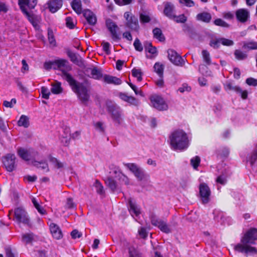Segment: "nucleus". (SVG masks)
<instances>
[{"label": "nucleus", "mask_w": 257, "mask_h": 257, "mask_svg": "<svg viewBox=\"0 0 257 257\" xmlns=\"http://www.w3.org/2000/svg\"><path fill=\"white\" fill-rule=\"evenodd\" d=\"M257 240V229L251 228L248 230L241 239V242L234 245V249L247 254H256L257 248L251 246Z\"/></svg>", "instance_id": "1"}, {"label": "nucleus", "mask_w": 257, "mask_h": 257, "mask_svg": "<svg viewBox=\"0 0 257 257\" xmlns=\"http://www.w3.org/2000/svg\"><path fill=\"white\" fill-rule=\"evenodd\" d=\"M67 81L78 98L83 103H86L90 99V86L86 82H78L72 76L66 75Z\"/></svg>", "instance_id": "2"}, {"label": "nucleus", "mask_w": 257, "mask_h": 257, "mask_svg": "<svg viewBox=\"0 0 257 257\" xmlns=\"http://www.w3.org/2000/svg\"><path fill=\"white\" fill-rule=\"evenodd\" d=\"M171 148L174 150H184L189 146V141L186 133L182 130H176L169 137Z\"/></svg>", "instance_id": "3"}, {"label": "nucleus", "mask_w": 257, "mask_h": 257, "mask_svg": "<svg viewBox=\"0 0 257 257\" xmlns=\"http://www.w3.org/2000/svg\"><path fill=\"white\" fill-rule=\"evenodd\" d=\"M107 111L111 114V117L116 125H120L123 121V112L121 108L114 102L107 101L106 102Z\"/></svg>", "instance_id": "4"}, {"label": "nucleus", "mask_w": 257, "mask_h": 257, "mask_svg": "<svg viewBox=\"0 0 257 257\" xmlns=\"http://www.w3.org/2000/svg\"><path fill=\"white\" fill-rule=\"evenodd\" d=\"M123 17L125 20V25L128 29L135 32L140 30V26L138 18L131 12H126L124 13Z\"/></svg>", "instance_id": "5"}, {"label": "nucleus", "mask_w": 257, "mask_h": 257, "mask_svg": "<svg viewBox=\"0 0 257 257\" xmlns=\"http://www.w3.org/2000/svg\"><path fill=\"white\" fill-rule=\"evenodd\" d=\"M124 166L134 175L139 181L145 179L148 175L145 174L144 170L135 163H126Z\"/></svg>", "instance_id": "6"}, {"label": "nucleus", "mask_w": 257, "mask_h": 257, "mask_svg": "<svg viewBox=\"0 0 257 257\" xmlns=\"http://www.w3.org/2000/svg\"><path fill=\"white\" fill-rule=\"evenodd\" d=\"M202 55L204 62L206 65L201 64L199 67V71L204 75L206 76H211V72L208 70V68L206 65H210L211 64V60L210 55L208 51L206 50H203L202 51Z\"/></svg>", "instance_id": "7"}, {"label": "nucleus", "mask_w": 257, "mask_h": 257, "mask_svg": "<svg viewBox=\"0 0 257 257\" xmlns=\"http://www.w3.org/2000/svg\"><path fill=\"white\" fill-rule=\"evenodd\" d=\"M15 218L19 224L23 223L28 226L31 225L30 219L26 211L21 207L17 208L15 210Z\"/></svg>", "instance_id": "8"}, {"label": "nucleus", "mask_w": 257, "mask_h": 257, "mask_svg": "<svg viewBox=\"0 0 257 257\" xmlns=\"http://www.w3.org/2000/svg\"><path fill=\"white\" fill-rule=\"evenodd\" d=\"M3 163L7 171L11 172L16 168V157L14 154H7L3 157Z\"/></svg>", "instance_id": "9"}, {"label": "nucleus", "mask_w": 257, "mask_h": 257, "mask_svg": "<svg viewBox=\"0 0 257 257\" xmlns=\"http://www.w3.org/2000/svg\"><path fill=\"white\" fill-rule=\"evenodd\" d=\"M152 105L159 110H165L168 109V105L160 96L153 95L150 97Z\"/></svg>", "instance_id": "10"}, {"label": "nucleus", "mask_w": 257, "mask_h": 257, "mask_svg": "<svg viewBox=\"0 0 257 257\" xmlns=\"http://www.w3.org/2000/svg\"><path fill=\"white\" fill-rule=\"evenodd\" d=\"M151 221L152 225L158 227L162 232L166 233H169L171 232V229L167 222L157 218L155 215L151 216Z\"/></svg>", "instance_id": "11"}, {"label": "nucleus", "mask_w": 257, "mask_h": 257, "mask_svg": "<svg viewBox=\"0 0 257 257\" xmlns=\"http://www.w3.org/2000/svg\"><path fill=\"white\" fill-rule=\"evenodd\" d=\"M167 52L168 57L172 63L177 66H183L184 65V60L176 51L173 49H169Z\"/></svg>", "instance_id": "12"}, {"label": "nucleus", "mask_w": 257, "mask_h": 257, "mask_svg": "<svg viewBox=\"0 0 257 257\" xmlns=\"http://www.w3.org/2000/svg\"><path fill=\"white\" fill-rule=\"evenodd\" d=\"M199 194L203 204H207L210 200L211 192L209 187L205 183H202L199 186Z\"/></svg>", "instance_id": "13"}, {"label": "nucleus", "mask_w": 257, "mask_h": 257, "mask_svg": "<svg viewBox=\"0 0 257 257\" xmlns=\"http://www.w3.org/2000/svg\"><path fill=\"white\" fill-rule=\"evenodd\" d=\"M235 17L237 21L241 23H245L250 18V13L246 9H239L235 12Z\"/></svg>", "instance_id": "14"}, {"label": "nucleus", "mask_w": 257, "mask_h": 257, "mask_svg": "<svg viewBox=\"0 0 257 257\" xmlns=\"http://www.w3.org/2000/svg\"><path fill=\"white\" fill-rule=\"evenodd\" d=\"M27 7H20L21 10L23 13L26 15L27 18L32 25L35 27L37 28L38 27V24L41 20V17L39 16L31 14L29 13L27 9Z\"/></svg>", "instance_id": "15"}, {"label": "nucleus", "mask_w": 257, "mask_h": 257, "mask_svg": "<svg viewBox=\"0 0 257 257\" xmlns=\"http://www.w3.org/2000/svg\"><path fill=\"white\" fill-rule=\"evenodd\" d=\"M128 209L130 213L134 218L138 217L141 213L140 206L131 198L128 200Z\"/></svg>", "instance_id": "16"}, {"label": "nucleus", "mask_w": 257, "mask_h": 257, "mask_svg": "<svg viewBox=\"0 0 257 257\" xmlns=\"http://www.w3.org/2000/svg\"><path fill=\"white\" fill-rule=\"evenodd\" d=\"M106 27L110 32L111 38L114 41H117L119 40V37L117 33L118 26L112 20L109 19L106 21Z\"/></svg>", "instance_id": "17"}, {"label": "nucleus", "mask_w": 257, "mask_h": 257, "mask_svg": "<svg viewBox=\"0 0 257 257\" xmlns=\"http://www.w3.org/2000/svg\"><path fill=\"white\" fill-rule=\"evenodd\" d=\"M49 226L51 233L54 238L56 239H60L62 238L63 234L61 230L58 225L51 222H50Z\"/></svg>", "instance_id": "18"}, {"label": "nucleus", "mask_w": 257, "mask_h": 257, "mask_svg": "<svg viewBox=\"0 0 257 257\" xmlns=\"http://www.w3.org/2000/svg\"><path fill=\"white\" fill-rule=\"evenodd\" d=\"M49 11L53 13L56 12L62 6V0H50L48 3Z\"/></svg>", "instance_id": "19"}, {"label": "nucleus", "mask_w": 257, "mask_h": 257, "mask_svg": "<svg viewBox=\"0 0 257 257\" xmlns=\"http://www.w3.org/2000/svg\"><path fill=\"white\" fill-rule=\"evenodd\" d=\"M174 6L170 3L166 2L165 3L164 14L170 19H174L176 18V15L174 14Z\"/></svg>", "instance_id": "20"}, {"label": "nucleus", "mask_w": 257, "mask_h": 257, "mask_svg": "<svg viewBox=\"0 0 257 257\" xmlns=\"http://www.w3.org/2000/svg\"><path fill=\"white\" fill-rule=\"evenodd\" d=\"M109 174H110L109 177H112L113 178H115L117 179L122 173L119 167L114 164H110L109 166Z\"/></svg>", "instance_id": "21"}, {"label": "nucleus", "mask_w": 257, "mask_h": 257, "mask_svg": "<svg viewBox=\"0 0 257 257\" xmlns=\"http://www.w3.org/2000/svg\"><path fill=\"white\" fill-rule=\"evenodd\" d=\"M103 80L107 84L120 85L122 81L120 78L116 77L105 74L103 76Z\"/></svg>", "instance_id": "22"}, {"label": "nucleus", "mask_w": 257, "mask_h": 257, "mask_svg": "<svg viewBox=\"0 0 257 257\" xmlns=\"http://www.w3.org/2000/svg\"><path fill=\"white\" fill-rule=\"evenodd\" d=\"M83 16L89 24L94 25L96 22V18L95 15L89 10H85L83 11Z\"/></svg>", "instance_id": "23"}, {"label": "nucleus", "mask_w": 257, "mask_h": 257, "mask_svg": "<svg viewBox=\"0 0 257 257\" xmlns=\"http://www.w3.org/2000/svg\"><path fill=\"white\" fill-rule=\"evenodd\" d=\"M105 183L106 186L112 191H117L118 189V186L115 180L112 177H107L105 180Z\"/></svg>", "instance_id": "24"}, {"label": "nucleus", "mask_w": 257, "mask_h": 257, "mask_svg": "<svg viewBox=\"0 0 257 257\" xmlns=\"http://www.w3.org/2000/svg\"><path fill=\"white\" fill-rule=\"evenodd\" d=\"M18 155L25 161H29L32 159L31 152L23 148H20L18 150Z\"/></svg>", "instance_id": "25"}, {"label": "nucleus", "mask_w": 257, "mask_h": 257, "mask_svg": "<svg viewBox=\"0 0 257 257\" xmlns=\"http://www.w3.org/2000/svg\"><path fill=\"white\" fill-rule=\"evenodd\" d=\"M37 3V0H19L20 7H27L30 9H34Z\"/></svg>", "instance_id": "26"}, {"label": "nucleus", "mask_w": 257, "mask_h": 257, "mask_svg": "<svg viewBox=\"0 0 257 257\" xmlns=\"http://www.w3.org/2000/svg\"><path fill=\"white\" fill-rule=\"evenodd\" d=\"M211 18V14L207 12L200 13L196 16L197 20L207 23L210 22Z\"/></svg>", "instance_id": "27"}, {"label": "nucleus", "mask_w": 257, "mask_h": 257, "mask_svg": "<svg viewBox=\"0 0 257 257\" xmlns=\"http://www.w3.org/2000/svg\"><path fill=\"white\" fill-rule=\"evenodd\" d=\"M242 48L247 51L257 50V42L253 41H243L242 42Z\"/></svg>", "instance_id": "28"}, {"label": "nucleus", "mask_w": 257, "mask_h": 257, "mask_svg": "<svg viewBox=\"0 0 257 257\" xmlns=\"http://www.w3.org/2000/svg\"><path fill=\"white\" fill-rule=\"evenodd\" d=\"M224 88L226 91H234L235 92L240 91V87L235 85L231 81H227L224 84Z\"/></svg>", "instance_id": "29"}, {"label": "nucleus", "mask_w": 257, "mask_h": 257, "mask_svg": "<svg viewBox=\"0 0 257 257\" xmlns=\"http://www.w3.org/2000/svg\"><path fill=\"white\" fill-rule=\"evenodd\" d=\"M247 161L251 166H257V147L248 156Z\"/></svg>", "instance_id": "30"}, {"label": "nucleus", "mask_w": 257, "mask_h": 257, "mask_svg": "<svg viewBox=\"0 0 257 257\" xmlns=\"http://www.w3.org/2000/svg\"><path fill=\"white\" fill-rule=\"evenodd\" d=\"M59 70L62 71L63 73V78L67 81L66 75H68L69 76H71L70 74L68 73V71L71 70V67L69 65V62L65 60V63L62 65V67H61Z\"/></svg>", "instance_id": "31"}, {"label": "nucleus", "mask_w": 257, "mask_h": 257, "mask_svg": "<svg viewBox=\"0 0 257 257\" xmlns=\"http://www.w3.org/2000/svg\"><path fill=\"white\" fill-rule=\"evenodd\" d=\"M73 10L78 15L82 13V4L81 0H73L71 3Z\"/></svg>", "instance_id": "32"}, {"label": "nucleus", "mask_w": 257, "mask_h": 257, "mask_svg": "<svg viewBox=\"0 0 257 257\" xmlns=\"http://www.w3.org/2000/svg\"><path fill=\"white\" fill-rule=\"evenodd\" d=\"M235 58L238 61L245 60L247 58V54L240 49H236L234 52Z\"/></svg>", "instance_id": "33"}, {"label": "nucleus", "mask_w": 257, "mask_h": 257, "mask_svg": "<svg viewBox=\"0 0 257 257\" xmlns=\"http://www.w3.org/2000/svg\"><path fill=\"white\" fill-rule=\"evenodd\" d=\"M93 185L96 192L102 197H104L105 191L102 184L98 180H96Z\"/></svg>", "instance_id": "34"}, {"label": "nucleus", "mask_w": 257, "mask_h": 257, "mask_svg": "<svg viewBox=\"0 0 257 257\" xmlns=\"http://www.w3.org/2000/svg\"><path fill=\"white\" fill-rule=\"evenodd\" d=\"M61 85V83L58 81H55L54 83L52 84L51 89L52 93L55 94L61 93L62 92V88Z\"/></svg>", "instance_id": "35"}, {"label": "nucleus", "mask_w": 257, "mask_h": 257, "mask_svg": "<svg viewBox=\"0 0 257 257\" xmlns=\"http://www.w3.org/2000/svg\"><path fill=\"white\" fill-rule=\"evenodd\" d=\"M18 124L20 126H23L25 128L29 126V118L25 115H22L18 121Z\"/></svg>", "instance_id": "36"}, {"label": "nucleus", "mask_w": 257, "mask_h": 257, "mask_svg": "<svg viewBox=\"0 0 257 257\" xmlns=\"http://www.w3.org/2000/svg\"><path fill=\"white\" fill-rule=\"evenodd\" d=\"M91 75L93 79L99 80L103 78V75L100 70L93 68L90 70Z\"/></svg>", "instance_id": "37"}, {"label": "nucleus", "mask_w": 257, "mask_h": 257, "mask_svg": "<svg viewBox=\"0 0 257 257\" xmlns=\"http://www.w3.org/2000/svg\"><path fill=\"white\" fill-rule=\"evenodd\" d=\"M129 257H143L141 253L134 246L128 248Z\"/></svg>", "instance_id": "38"}, {"label": "nucleus", "mask_w": 257, "mask_h": 257, "mask_svg": "<svg viewBox=\"0 0 257 257\" xmlns=\"http://www.w3.org/2000/svg\"><path fill=\"white\" fill-rule=\"evenodd\" d=\"M153 33L154 37L155 38L159 40L160 41H163L165 40V38L163 35L162 31L160 29L158 28H155L153 31Z\"/></svg>", "instance_id": "39"}, {"label": "nucleus", "mask_w": 257, "mask_h": 257, "mask_svg": "<svg viewBox=\"0 0 257 257\" xmlns=\"http://www.w3.org/2000/svg\"><path fill=\"white\" fill-rule=\"evenodd\" d=\"M32 202L35 207L40 214L43 215L46 213V210L39 204V202L35 198L33 197L32 198Z\"/></svg>", "instance_id": "40"}, {"label": "nucleus", "mask_w": 257, "mask_h": 257, "mask_svg": "<svg viewBox=\"0 0 257 257\" xmlns=\"http://www.w3.org/2000/svg\"><path fill=\"white\" fill-rule=\"evenodd\" d=\"M154 69L159 77H163L164 66L162 64L159 63H156L154 66Z\"/></svg>", "instance_id": "41"}, {"label": "nucleus", "mask_w": 257, "mask_h": 257, "mask_svg": "<svg viewBox=\"0 0 257 257\" xmlns=\"http://www.w3.org/2000/svg\"><path fill=\"white\" fill-rule=\"evenodd\" d=\"M34 235L32 233H25L22 235V241L25 243H29L33 239Z\"/></svg>", "instance_id": "42"}, {"label": "nucleus", "mask_w": 257, "mask_h": 257, "mask_svg": "<svg viewBox=\"0 0 257 257\" xmlns=\"http://www.w3.org/2000/svg\"><path fill=\"white\" fill-rule=\"evenodd\" d=\"M34 166L37 167L39 168H41L45 172H48L49 171L48 164L46 162H35Z\"/></svg>", "instance_id": "43"}, {"label": "nucleus", "mask_w": 257, "mask_h": 257, "mask_svg": "<svg viewBox=\"0 0 257 257\" xmlns=\"http://www.w3.org/2000/svg\"><path fill=\"white\" fill-rule=\"evenodd\" d=\"M145 48L149 53L154 55L156 54L157 49L155 47L152 46L151 43L146 42L145 43Z\"/></svg>", "instance_id": "44"}, {"label": "nucleus", "mask_w": 257, "mask_h": 257, "mask_svg": "<svg viewBox=\"0 0 257 257\" xmlns=\"http://www.w3.org/2000/svg\"><path fill=\"white\" fill-rule=\"evenodd\" d=\"M50 161L53 166L57 169L62 168L64 166L62 162H60L55 158L51 157L50 158Z\"/></svg>", "instance_id": "45"}, {"label": "nucleus", "mask_w": 257, "mask_h": 257, "mask_svg": "<svg viewBox=\"0 0 257 257\" xmlns=\"http://www.w3.org/2000/svg\"><path fill=\"white\" fill-rule=\"evenodd\" d=\"M132 75L136 77L138 81H141L142 80V73L140 69L134 68L132 71Z\"/></svg>", "instance_id": "46"}, {"label": "nucleus", "mask_w": 257, "mask_h": 257, "mask_svg": "<svg viewBox=\"0 0 257 257\" xmlns=\"http://www.w3.org/2000/svg\"><path fill=\"white\" fill-rule=\"evenodd\" d=\"M117 179L121 184H124L126 185H128L130 184V181L129 178L123 173L120 175V176H119Z\"/></svg>", "instance_id": "47"}, {"label": "nucleus", "mask_w": 257, "mask_h": 257, "mask_svg": "<svg viewBox=\"0 0 257 257\" xmlns=\"http://www.w3.org/2000/svg\"><path fill=\"white\" fill-rule=\"evenodd\" d=\"M190 163L194 169H196L200 163V158L198 156H195L192 158L190 160Z\"/></svg>", "instance_id": "48"}, {"label": "nucleus", "mask_w": 257, "mask_h": 257, "mask_svg": "<svg viewBox=\"0 0 257 257\" xmlns=\"http://www.w3.org/2000/svg\"><path fill=\"white\" fill-rule=\"evenodd\" d=\"M220 43V39H212L209 42V45L214 49H217L219 47Z\"/></svg>", "instance_id": "49"}, {"label": "nucleus", "mask_w": 257, "mask_h": 257, "mask_svg": "<svg viewBox=\"0 0 257 257\" xmlns=\"http://www.w3.org/2000/svg\"><path fill=\"white\" fill-rule=\"evenodd\" d=\"M41 92L43 98L46 99H49L50 92L47 87L42 86L41 88Z\"/></svg>", "instance_id": "50"}, {"label": "nucleus", "mask_w": 257, "mask_h": 257, "mask_svg": "<svg viewBox=\"0 0 257 257\" xmlns=\"http://www.w3.org/2000/svg\"><path fill=\"white\" fill-rule=\"evenodd\" d=\"M134 46L135 49L139 52H142L143 50L142 45L138 38H136L134 43Z\"/></svg>", "instance_id": "51"}, {"label": "nucleus", "mask_w": 257, "mask_h": 257, "mask_svg": "<svg viewBox=\"0 0 257 257\" xmlns=\"http://www.w3.org/2000/svg\"><path fill=\"white\" fill-rule=\"evenodd\" d=\"M214 23L216 26L223 27H228L229 25L221 19H217L214 21Z\"/></svg>", "instance_id": "52"}, {"label": "nucleus", "mask_w": 257, "mask_h": 257, "mask_svg": "<svg viewBox=\"0 0 257 257\" xmlns=\"http://www.w3.org/2000/svg\"><path fill=\"white\" fill-rule=\"evenodd\" d=\"M179 2L180 4L188 7H193L195 5L194 2L192 0H179Z\"/></svg>", "instance_id": "53"}, {"label": "nucleus", "mask_w": 257, "mask_h": 257, "mask_svg": "<svg viewBox=\"0 0 257 257\" xmlns=\"http://www.w3.org/2000/svg\"><path fill=\"white\" fill-rule=\"evenodd\" d=\"M66 24L67 27L70 29H73L75 26V22L74 20L70 17L66 18Z\"/></svg>", "instance_id": "54"}, {"label": "nucleus", "mask_w": 257, "mask_h": 257, "mask_svg": "<svg viewBox=\"0 0 257 257\" xmlns=\"http://www.w3.org/2000/svg\"><path fill=\"white\" fill-rule=\"evenodd\" d=\"M175 22L178 23H184L187 21V17L184 15H180L178 16H176V18L174 19Z\"/></svg>", "instance_id": "55"}, {"label": "nucleus", "mask_w": 257, "mask_h": 257, "mask_svg": "<svg viewBox=\"0 0 257 257\" xmlns=\"http://www.w3.org/2000/svg\"><path fill=\"white\" fill-rule=\"evenodd\" d=\"M48 41H49L50 44H51L53 46H56V42L55 39L54 38V35L53 34V32L52 31H49L48 33Z\"/></svg>", "instance_id": "56"}, {"label": "nucleus", "mask_w": 257, "mask_h": 257, "mask_svg": "<svg viewBox=\"0 0 257 257\" xmlns=\"http://www.w3.org/2000/svg\"><path fill=\"white\" fill-rule=\"evenodd\" d=\"M220 43L223 45L226 46H232L234 44V42L232 40L226 38H220Z\"/></svg>", "instance_id": "57"}, {"label": "nucleus", "mask_w": 257, "mask_h": 257, "mask_svg": "<svg viewBox=\"0 0 257 257\" xmlns=\"http://www.w3.org/2000/svg\"><path fill=\"white\" fill-rule=\"evenodd\" d=\"M229 154V150L224 148L218 151V155L221 157H227Z\"/></svg>", "instance_id": "58"}, {"label": "nucleus", "mask_w": 257, "mask_h": 257, "mask_svg": "<svg viewBox=\"0 0 257 257\" xmlns=\"http://www.w3.org/2000/svg\"><path fill=\"white\" fill-rule=\"evenodd\" d=\"M226 181V177L224 175H220L216 179V182L221 185H225Z\"/></svg>", "instance_id": "59"}, {"label": "nucleus", "mask_w": 257, "mask_h": 257, "mask_svg": "<svg viewBox=\"0 0 257 257\" xmlns=\"http://www.w3.org/2000/svg\"><path fill=\"white\" fill-rule=\"evenodd\" d=\"M65 207L68 209H72L76 207V205L73 202L72 199L71 198H68L67 199Z\"/></svg>", "instance_id": "60"}, {"label": "nucleus", "mask_w": 257, "mask_h": 257, "mask_svg": "<svg viewBox=\"0 0 257 257\" xmlns=\"http://www.w3.org/2000/svg\"><path fill=\"white\" fill-rule=\"evenodd\" d=\"M94 126L96 130L100 132H104V127L102 122L100 121L96 122L94 124Z\"/></svg>", "instance_id": "61"}, {"label": "nucleus", "mask_w": 257, "mask_h": 257, "mask_svg": "<svg viewBox=\"0 0 257 257\" xmlns=\"http://www.w3.org/2000/svg\"><path fill=\"white\" fill-rule=\"evenodd\" d=\"M191 87L189 86L188 84L184 83L179 88L178 91L181 93H183L185 91L189 92L191 91Z\"/></svg>", "instance_id": "62"}, {"label": "nucleus", "mask_w": 257, "mask_h": 257, "mask_svg": "<svg viewBox=\"0 0 257 257\" xmlns=\"http://www.w3.org/2000/svg\"><path fill=\"white\" fill-rule=\"evenodd\" d=\"M245 82L248 85L253 86H257V79H255L253 78H248L246 79Z\"/></svg>", "instance_id": "63"}, {"label": "nucleus", "mask_w": 257, "mask_h": 257, "mask_svg": "<svg viewBox=\"0 0 257 257\" xmlns=\"http://www.w3.org/2000/svg\"><path fill=\"white\" fill-rule=\"evenodd\" d=\"M103 50L107 54H109L110 53L109 47L110 44L108 42H103L102 43Z\"/></svg>", "instance_id": "64"}]
</instances>
